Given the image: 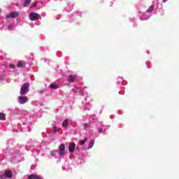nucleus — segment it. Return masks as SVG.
<instances>
[{
	"label": "nucleus",
	"mask_w": 179,
	"mask_h": 179,
	"mask_svg": "<svg viewBox=\"0 0 179 179\" xmlns=\"http://www.w3.org/2000/svg\"><path fill=\"white\" fill-rule=\"evenodd\" d=\"M9 66H10V68L11 69H15V64H9Z\"/></svg>",
	"instance_id": "obj_18"
},
{
	"label": "nucleus",
	"mask_w": 179,
	"mask_h": 179,
	"mask_svg": "<svg viewBox=\"0 0 179 179\" xmlns=\"http://www.w3.org/2000/svg\"><path fill=\"white\" fill-rule=\"evenodd\" d=\"M8 30H13V25H9L8 27Z\"/></svg>",
	"instance_id": "obj_19"
},
{
	"label": "nucleus",
	"mask_w": 179,
	"mask_h": 179,
	"mask_svg": "<svg viewBox=\"0 0 179 179\" xmlns=\"http://www.w3.org/2000/svg\"><path fill=\"white\" fill-rule=\"evenodd\" d=\"M84 128H87L89 127V123H85L83 124Z\"/></svg>",
	"instance_id": "obj_20"
},
{
	"label": "nucleus",
	"mask_w": 179,
	"mask_h": 179,
	"mask_svg": "<svg viewBox=\"0 0 179 179\" xmlns=\"http://www.w3.org/2000/svg\"><path fill=\"white\" fill-rule=\"evenodd\" d=\"M17 68H26V63L24 62H19L17 64Z\"/></svg>",
	"instance_id": "obj_8"
},
{
	"label": "nucleus",
	"mask_w": 179,
	"mask_h": 179,
	"mask_svg": "<svg viewBox=\"0 0 179 179\" xmlns=\"http://www.w3.org/2000/svg\"><path fill=\"white\" fill-rule=\"evenodd\" d=\"M17 100L20 104H24L29 101V99L26 96H18Z\"/></svg>",
	"instance_id": "obj_3"
},
{
	"label": "nucleus",
	"mask_w": 179,
	"mask_h": 179,
	"mask_svg": "<svg viewBox=\"0 0 179 179\" xmlns=\"http://www.w3.org/2000/svg\"><path fill=\"white\" fill-rule=\"evenodd\" d=\"M93 145H94V141L91 140L88 146V149H92L93 148Z\"/></svg>",
	"instance_id": "obj_13"
},
{
	"label": "nucleus",
	"mask_w": 179,
	"mask_h": 179,
	"mask_svg": "<svg viewBox=\"0 0 179 179\" xmlns=\"http://www.w3.org/2000/svg\"><path fill=\"white\" fill-rule=\"evenodd\" d=\"M68 82H71V83H73L75 82V76H69L67 78Z\"/></svg>",
	"instance_id": "obj_9"
},
{
	"label": "nucleus",
	"mask_w": 179,
	"mask_h": 179,
	"mask_svg": "<svg viewBox=\"0 0 179 179\" xmlns=\"http://www.w3.org/2000/svg\"><path fill=\"white\" fill-rule=\"evenodd\" d=\"M35 6H37V3H34V4H31V8H34Z\"/></svg>",
	"instance_id": "obj_22"
},
{
	"label": "nucleus",
	"mask_w": 179,
	"mask_h": 179,
	"mask_svg": "<svg viewBox=\"0 0 179 179\" xmlns=\"http://www.w3.org/2000/svg\"><path fill=\"white\" fill-rule=\"evenodd\" d=\"M17 16H19L18 12H13V13H10V15H6V19H10V18L17 17Z\"/></svg>",
	"instance_id": "obj_6"
},
{
	"label": "nucleus",
	"mask_w": 179,
	"mask_h": 179,
	"mask_svg": "<svg viewBox=\"0 0 179 179\" xmlns=\"http://www.w3.org/2000/svg\"><path fill=\"white\" fill-rule=\"evenodd\" d=\"M51 156H55V152L54 151H52L50 152Z\"/></svg>",
	"instance_id": "obj_23"
},
{
	"label": "nucleus",
	"mask_w": 179,
	"mask_h": 179,
	"mask_svg": "<svg viewBox=\"0 0 179 179\" xmlns=\"http://www.w3.org/2000/svg\"><path fill=\"white\" fill-rule=\"evenodd\" d=\"M98 132L99 133V134H103V129H98Z\"/></svg>",
	"instance_id": "obj_21"
},
{
	"label": "nucleus",
	"mask_w": 179,
	"mask_h": 179,
	"mask_svg": "<svg viewBox=\"0 0 179 179\" xmlns=\"http://www.w3.org/2000/svg\"><path fill=\"white\" fill-rule=\"evenodd\" d=\"M31 3V0H25L24 2V8H27V6H29V5H30Z\"/></svg>",
	"instance_id": "obj_11"
},
{
	"label": "nucleus",
	"mask_w": 179,
	"mask_h": 179,
	"mask_svg": "<svg viewBox=\"0 0 179 179\" xmlns=\"http://www.w3.org/2000/svg\"><path fill=\"white\" fill-rule=\"evenodd\" d=\"M75 149H76V144L75 143H72L69 146V151L70 153H73L75 152Z\"/></svg>",
	"instance_id": "obj_7"
},
{
	"label": "nucleus",
	"mask_w": 179,
	"mask_h": 179,
	"mask_svg": "<svg viewBox=\"0 0 179 179\" xmlns=\"http://www.w3.org/2000/svg\"><path fill=\"white\" fill-rule=\"evenodd\" d=\"M62 127L66 128L68 127V120H65L62 123Z\"/></svg>",
	"instance_id": "obj_15"
},
{
	"label": "nucleus",
	"mask_w": 179,
	"mask_h": 179,
	"mask_svg": "<svg viewBox=\"0 0 179 179\" xmlns=\"http://www.w3.org/2000/svg\"><path fill=\"white\" fill-rule=\"evenodd\" d=\"M58 131H59V129L58 127H53V130H52L53 132H58Z\"/></svg>",
	"instance_id": "obj_17"
},
{
	"label": "nucleus",
	"mask_w": 179,
	"mask_h": 179,
	"mask_svg": "<svg viewBox=\"0 0 179 179\" xmlns=\"http://www.w3.org/2000/svg\"><path fill=\"white\" fill-rule=\"evenodd\" d=\"M155 9V6H151L149 7V8L147 10V12H148L149 13H151V12H153V10Z\"/></svg>",
	"instance_id": "obj_14"
},
{
	"label": "nucleus",
	"mask_w": 179,
	"mask_h": 179,
	"mask_svg": "<svg viewBox=\"0 0 179 179\" xmlns=\"http://www.w3.org/2000/svg\"><path fill=\"white\" fill-rule=\"evenodd\" d=\"M59 156H65V144L62 143L59 145Z\"/></svg>",
	"instance_id": "obj_4"
},
{
	"label": "nucleus",
	"mask_w": 179,
	"mask_h": 179,
	"mask_svg": "<svg viewBox=\"0 0 179 179\" xmlns=\"http://www.w3.org/2000/svg\"><path fill=\"white\" fill-rule=\"evenodd\" d=\"M29 87H30V83H24L22 85L21 89L20 90V93L21 96H24V94H27V93H29Z\"/></svg>",
	"instance_id": "obj_1"
},
{
	"label": "nucleus",
	"mask_w": 179,
	"mask_h": 179,
	"mask_svg": "<svg viewBox=\"0 0 179 179\" xmlns=\"http://www.w3.org/2000/svg\"><path fill=\"white\" fill-rule=\"evenodd\" d=\"M40 17V15L36 13H31L29 15V19L30 20H37Z\"/></svg>",
	"instance_id": "obj_5"
},
{
	"label": "nucleus",
	"mask_w": 179,
	"mask_h": 179,
	"mask_svg": "<svg viewBox=\"0 0 179 179\" xmlns=\"http://www.w3.org/2000/svg\"><path fill=\"white\" fill-rule=\"evenodd\" d=\"M87 141V138H85L84 140H81L80 141V145L83 146V145H85V143H86Z\"/></svg>",
	"instance_id": "obj_16"
},
{
	"label": "nucleus",
	"mask_w": 179,
	"mask_h": 179,
	"mask_svg": "<svg viewBox=\"0 0 179 179\" xmlns=\"http://www.w3.org/2000/svg\"><path fill=\"white\" fill-rule=\"evenodd\" d=\"M163 2H167V0H163Z\"/></svg>",
	"instance_id": "obj_25"
},
{
	"label": "nucleus",
	"mask_w": 179,
	"mask_h": 179,
	"mask_svg": "<svg viewBox=\"0 0 179 179\" xmlns=\"http://www.w3.org/2000/svg\"><path fill=\"white\" fill-rule=\"evenodd\" d=\"M38 93H44V91H38Z\"/></svg>",
	"instance_id": "obj_24"
},
{
	"label": "nucleus",
	"mask_w": 179,
	"mask_h": 179,
	"mask_svg": "<svg viewBox=\"0 0 179 179\" xmlns=\"http://www.w3.org/2000/svg\"><path fill=\"white\" fill-rule=\"evenodd\" d=\"M6 120V114L0 113V120L5 121Z\"/></svg>",
	"instance_id": "obj_10"
},
{
	"label": "nucleus",
	"mask_w": 179,
	"mask_h": 179,
	"mask_svg": "<svg viewBox=\"0 0 179 179\" xmlns=\"http://www.w3.org/2000/svg\"><path fill=\"white\" fill-rule=\"evenodd\" d=\"M50 89H58V85H56L55 83H52L50 85Z\"/></svg>",
	"instance_id": "obj_12"
},
{
	"label": "nucleus",
	"mask_w": 179,
	"mask_h": 179,
	"mask_svg": "<svg viewBox=\"0 0 179 179\" xmlns=\"http://www.w3.org/2000/svg\"><path fill=\"white\" fill-rule=\"evenodd\" d=\"M12 177H13V173L10 170L0 172V179L12 178Z\"/></svg>",
	"instance_id": "obj_2"
}]
</instances>
